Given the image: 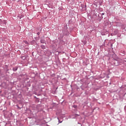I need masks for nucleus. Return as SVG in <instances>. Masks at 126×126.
I'll return each instance as SVG.
<instances>
[{
    "label": "nucleus",
    "mask_w": 126,
    "mask_h": 126,
    "mask_svg": "<svg viewBox=\"0 0 126 126\" xmlns=\"http://www.w3.org/2000/svg\"><path fill=\"white\" fill-rule=\"evenodd\" d=\"M63 34L65 35V36H68V35H69V32L66 30L65 31L63 32Z\"/></svg>",
    "instance_id": "1"
},
{
    "label": "nucleus",
    "mask_w": 126,
    "mask_h": 126,
    "mask_svg": "<svg viewBox=\"0 0 126 126\" xmlns=\"http://www.w3.org/2000/svg\"><path fill=\"white\" fill-rule=\"evenodd\" d=\"M113 60H114V63H113L116 66L119 65V64H116V63H118V57H116L115 58H113Z\"/></svg>",
    "instance_id": "2"
},
{
    "label": "nucleus",
    "mask_w": 126,
    "mask_h": 126,
    "mask_svg": "<svg viewBox=\"0 0 126 126\" xmlns=\"http://www.w3.org/2000/svg\"><path fill=\"white\" fill-rule=\"evenodd\" d=\"M118 34V30H115L114 32L111 33V36H116Z\"/></svg>",
    "instance_id": "3"
},
{
    "label": "nucleus",
    "mask_w": 126,
    "mask_h": 126,
    "mask_svg": "<svg viewBox=\"0 0 126 126\" xmlns=\"http://www.w3.org/2000/svg\"><path fill=\"white\" fill-rule=\"evenodd\" d=\"M98 17H99V19H98L99 21H101L103 18V16L101 15V17H100V14L98 15Z\"/></svg>",
    "instance_id": "4"
},
{
    "label": "nucleus",
    "mask_w": 126,
    "mask_h": 126,
    "mask_svg": "<svg viewBox=\"0 0 126 126\" xmlns=\"http://www.w3.org/2000/svg\"><path fill=\"white\" fill-rule=\"evenodd\" d=\"M74 116H75V117L73 118V119H75L76 118V117H79V116H80V115L77 114H75Z\"/></svg>",
    "instance_id": "5"
},
{
    "label": "nucleus",
    "mask_w": 126,
    "mask_h": 126,
    "mask_svg": "<svg viewBox=\"0 0 126 126\" xmlns=\"http://www.w3.org/2000/svg\"><path fill=\"white\" fill-rule=\"evenodd\" d=\"M121 53H122V54H124V55L126 54V52L125 51H121Z\"/></svg>",
    "instance_id": "6"
},
{
    "label": "nucleus",
    "mask_w": 126,
    "mask_h": 126,
    "mask_svg": "<svg viewBox=\"0 0 126 126\" xmlns=\"http://www.w3.org/2000/svg\"><path fill=\"white\" fill-rule=\"evenodd\" d=\"M73 107L75 109H77V105H74L73 106Z\"/></svg>",
    "instance_id": "7"
},
{
    "label": "nucleus",
    "mask_w": 126,
    "mask_h": 126,
    "mask_svg": "<svg viewBox=\"0 0 126 126\" xmlns=\"http://www.w3.org/2000/svg\"><path fill=\"white\" fill-rule=\"evenodd\" d=\"M58 119L59 120V122L60 124L63 123V121H61H61H60V119H59V118H58Z\"/></svg>",
    "instance_id": "8"
},
{
    "label": "nucleus",
    "mask_w": 126,
    "mask_h": 126,
    "mask_svg": "<svg viewBox=\"0 0 126 126\" xmlns=\"http://www.w3.org/2000/svg\"><path fill=\"white\" fill-rule=\"evenodd\" d=\"M25 44H28V42L27 41H24Z\"/></svg>",
    "instance_id": "9"
},
{
    "label": "nucleus",
    "mask_w": 126,
    "mask_h": 126,
    "mask_svg": "<svg viewBox=\"0 0 126 126\" xmlns=\"http://www.w3.org/2000/svg\"><path fill=\"white\" fill-rule=\"evenodd\" d=\"M83 8H84V10L86 9V5H85V7H83Z\"/></svg>",
    "instance_id": "10"
},
{
    "label": "nucleus",
    "mask_w": 126,
    "mask_h": 126,
    "mask_svg": "<svg viewBox=\"0 0 126 126\" xmlns=\"http://www.w3.org/2000/svg\"><path fill=\"white\" fill-rule=\"evenodd\" d=\"M101 15L102 16V15H105V13H102L101 14H100V16H101Z\"/></svg>",
    "instance_id": "11"
},
{
    "label": "nucleus",
    "mask_w": 126,
    "mask_h": 126,
    "mask_svg": "<svg viewBox=\"0 0 126 126\" xmlns=\"http://www.w3.org/2000/svg\"><path fill=\"white\" fill-rule=\"evenodd\" d=\"M110 46H111V47H113V44L111 43Z\"/></svg>",
    "instance_id": "12"
},
{
    "label": "nucleus",
    "mask_w": 126,
    "mask_h": 126,
    "mask_svg": "<svg viewBox=\"0 0 126 126\" xmlns=\"http://www.w3.org/2000/svg\"><path fill=\"white\" fill-rule=\"evenodd\" d=\"M81 88L83 90V89H82V86H81Z\"/></svg>",
    "instance_id": "13"
},
{
    "label": "nucleus",
    "mask_w": 126,
    "mask_h": 126,
    "mask_svg": "<svg viewBox=\"0 0 126 126\" xmlns=\"http://www.w3.org/2000/svg\"><path fill=\"white\" fill-rule=\"evenodd\" d=\"M78 124H79V125H80V123H78Z\"/></svg>",
    "instance_id": "14"
},
{
    "label": "nucleus",
    "mask_w": 126,
    "mask_h": 126,
    "mask_svg": "<svg viewBox=\"0 0 126 126\" xmlns=\"http://www.w3.org/2000/svg\"><path fill=\"white\" fill-rule=\"evenodd\" d=\"M38 35H39V32L37 33Z\"/></svg>",
    "instance_id": "15"
},
{
    "label": "nucleus",
    "mask_w": 126,
    "mask_h": 126,
    "mask_svg": "<svg viewBox=\"0 0 126 126\" xmlns=\"http://www.w3.org/2000/svg\"><path fill=\"white\" fill-rule=\"evenodd\" d=\"M64 79H66V78H64Z\"/></svg>",
    "instance_id": "16"
},
{
    "label": "nucleus",
    "mask_w": 126,
    "mask_h": 126,
    "mask_svg": "<svg viewBox=\"0 0 126 126\" xmlns=\"http://www.w3.org/2000/svg\"><path fill=\"white\" fill-rule=\"evenodd\" d=\"M50 119V121H51V118H49Z\"/></svg>",
    "instance_id": "17"
},
{
    "label": "nucleus",
    "mask_w": 126,
    "mask_h": 126,
    "mask_svg": "<svg viewBox=\"0 0 126 126\" xmlns=\"http://www.w3.org/2000/svg\"><path fill=\"white\" fill-rule=\"evenodd\" d=\"M124 62H126V61H124Z\"/></svg>",
    "instance_id": "18"
}]
</instances>
